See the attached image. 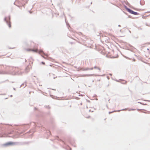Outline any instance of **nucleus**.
Masks as SVG:
<instances>
[{
    "mask_svg": "<svg viewBox=\"0 0 150 150\" xmlns=\"http://www.w3.org/2000/svg\"><path fill=\"white\" fill-rule=\"evenodd\" d=\"M4 20L8 24L9 28H10L11 26V23L10 22V17H6L4 18Z\"/></svg>",
    "mask_w": 150,
    "mask_h": 150,
    "instance_id": "obj_1",
    "label": "nucleus"
},
{
    "mask_svg": "<svg viewBox=\"0 0 150 150\" xmlns=\"http://www.w3.org/2000/svg\"><path fill=\"white\" fill-rule=\"evenodd\" d=\"M28 51H32L36 52H38L39 54H42L43 53V52L42 50H38L37 49L30 50H28Z\"/></svg>",
    "mask_w": 150,
    "mask_h": 150,
    "instance_id": "obj_2",
    "label": "nucleus"
},
{
    "mask_svg": "<svg viewBox=\"0 0 150 150\" xmlns=\"http://www.w3.org/2000/svg\"><path fill=\"white\" fill-rule=\"evenodd\" d=\"M93 68L98 69L99 71H100V68L98 67H95L94 68L93 67V68H85V69L82 68L81 69V70H82L83 71H86V70H89V69L92 70L93 69Z\"/></svg>",
    "mask_w": 150,
    "mask_h": 150,
    "instance_id": "obj_3",
    "label": "nucleus"
},
{
    "mask_svg": "<svg viewBox=\"0 0 150 150\" xmlns=\"http://www.w3.org/2000/svg\"><path fill=\"white\" fill-rule=\"evenodd\" d=\"M128 11H129V13H130L133 14L134 15H138V13L137 12H135L134 11H133L131 10L130 9H128Z\"/></svg>",
    "mask_w": 150,
    "mask_h": 150,
    "instance_id": "obj_4",
    "label": "nucleus"
},
{
    "mask_svg": "<svg viewBox=\"0 0 150 150\" xmlns=\"http://www.w3.org/2000/svg\"><path fill=\"white\" fill-rule=\"evenodd\" d=\"M84 116L87 118H89L90 117V116L87 113H85L83 115Z\"/></svg>",
    "mask_w": 150,
    "mask_h": 150,
    "instance_id": "obj_5",
    "label": "nucleus"
},
{
    "mask_svg": "<svg viewBox=\"0 0 150 150\" xmlns=\"http://www.w3.org/2000/svg\"><path fill=\"white\" fill-rule=\"evenodd\" d=\"M14 144V143L11 142H10L6 144L7 145H12Z\"/></svg>",
    "mask_w": 150,
    "mask_h": 150,
    "instance_id": "obj_6",
    "label": "nucleus"
},
{
    "mask_svg": "<svg viewBox=\"0 0 150 150\" xmlns=\"http://www.w3.org/2000/svg\"><path fill=\"white\" fill-rule=\"evenodd\" d=\"M41 63L43 64V65H45V63L44 62H41Z\"/></svg>",
    "mask_w": 150,
    "mask_h": 150,
    "instance_id": "obj_7",
    "label": "nucleus"
},
{
    "mask_svg": "<svg viewBox=\"0 0 150 150\" xmlns=\"http://www.w3.org/2000/svg\"><path fill=\"white\" fill-rule=\"evenodd\" d=\"M86 76V75H83L82 76Z\"/></svg>",
    "mask_w": 150,
    "mask_h": 150,
    "instance_id": "obj_8",
    "label": "nucleus"
}]
</instances>
